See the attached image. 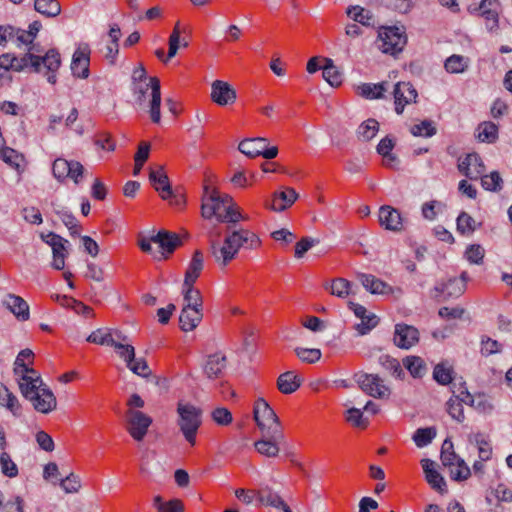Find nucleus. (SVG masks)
<instances>
[{"instance_id": "nucleus-1", "label": "nucleus", "mask_w": 512, "mask_h": 512, "mask_svg": "<svg viewBox=\"0 0 512 512\" xmlns=\"http://www.w3.org/2000/svg\"><path fill=\"white\" fill-rule=\"evenodd\" d=\"M223 233L222 245L216 241L210 243V253L220 267L227 266L245 244L248 249H257L261 245L260 238L242 226L224 227Z\"/></svg>"}, {"instance_id": "nucleus-2", "label": "nucleus", "mask_w": 512, "mask_h": 512, "mask_svg": "<svg viewBox=\"0 0 512 512\" xmlns=\"http://www.w3.org/2000/svg\"><path fill=\"white\" fill-rule=\"evenodd\" d=\"M253 417L262 435L285 439L278 416L264 398L256 400Z\"/></svg>"}, {"instance_id": "nucleus-3", "label": "nucleus", "mask_w": 512, "mask_h": 512, "mask_svg": "<svg viewBox=\"0 0 512 512\" xmlns=\"http://www.w3.org/2000/svg\"><path fill=\"white\" fill-rule=\"evenodd\" d=\"M177 414L179 430L186 441L194 445L197 431L202 423V410L191 403L179 401L177 404Z\"/></svg>"}, {"instance_id": "nucleus-4", "label": "nucleus", "mask_w": 512, "mask_h": 512, "mask_svg": "<svg viewBox=\"0 0 512 512\" xmlns=\"http://www.w3.org/2000/svg\"><path fill=\"white\" fill-rule=\"evenodd\" d=\"M151 90V100L149 102V114L152 122L159 123L161 119V87L157 77H150L148 82L133 83V95L135 102L142 106L146 99V93Z\"/></svg>"}, {"instance_id": "nucleus-5", "label": "nucleus", "mask_w": 512, "mask_h": 512, "mask_svg": "<svg viewBox=\"0 0 512 512\" xmlns=\"http://www.w3.org/2000/svg\"><path fill=\"white\" fill-rule=\"evenodd\" d=\"M354 380L360 389L371 397L384 399L390 396V388L378 374L358 372L354 375Z\"/></svg>"}, {"instance_id": "nucleus-6", "label": "nucleus", "mask_w": 512, "mask_h": 512, "mask_svg": "<svg viewBox=\"0 0 512 512\" xmlns=\"http://www.w3.org/2000/svg\"><path fill=\"white\" fill-rule=\"evenodd\" d=\"M381 44L379 48L383 53L396 54L406 45V35L397 27H386L379 33Z\"/></svg>"}, {"instance_id": "nucleus-7", "label": "nucleus", "mask_w": 512, "mask_h": 512, "mask_svg": "<svg viewBox=\"0 0 512 512\" xmlns=\"http://www.w3.org/2000/svg\"><path fill=\"white\" fill-rule=\"evenodd\" d=\"M127 431L136 441H142L152 424V418L142 411L129 409L126 413Z\"/></svg>"}, {"instance_id": "nucleus-8", "label": "nucleus", "mask_w": 512, "mask_h": 512, "mask_svg": "<svg viewBox=\"0 0 512 512\" xmlns=\"http://www.w3.org/2000/svg\"><path fill=\"white\" fill-rule=\"evenodd\" d=\"M41 238L45 243H47L52 248V267L56 270H63L65 267V259L68 255L66 247V244H68V240L53 232H49L46 235L41 234Z\"/></svg>"}, {"instance_id": "nucleus-9", "label": "nucleus", "mask_w": 512, "mask_h": 512, "mask_svg": "<svg viewBox=\"0 0 512 512\" xmlns=\"http://www.w3.org/2000/svg\"><path fill=\"white\" fill-rule=\"evenodd\" d=\"M393 96L395 111L402 114L406 105L416 102L418 93L410 82H398L394 86Z\"/></svg>"}, {"instance_id": "nucleus-10", "label": "nucleus", "mask_w": 512, "mask_h": 512, "mask_svg": "<svg viewBox=\"0 0 512 512\" xmlns=\"http://www.w3.org/2000/svg\"><path fill=\"white\" fill-rule=\"evenodd\" d=\"M152 241L158 245L157 253L161 257H166L174 252V250L182 244V240L178 234L166 230H160L152 235Z\"/></svg>"}, {"instance_id": "nucleus-11", "label": "nucleus", "mask_w": 512, "mask_h": 512, "mask_svg": "<svg viewBox=\"0 0 512 512\" xmlns=\"http://www.w3.org/2000/svg\"><path fill=\"white\" fill-rule=\"evenodd\" d=\"M394 344L401 349H410L419 341V331L417 328L404 323L395 325Z\"/></svg>"}, {"instance_id": "nucleus-12", "label": "nucleus", "mask_w": 512, "mask_h": 512, "mask_svg": "<svg viewBox=\"0 0 512 512\" xmlns=\"http://www.w3.org/2000/svg\"><path fill=\"white\" fill-rule=\"evenodd\" d=\"M459 171L471 180L478 179L485 171L484 163L477 153H469L458 164Z\"/></svg>"}, {"instance_id": "nucleus-13", "label": "nucleus", "mask_w": 512, "mask_h": 512, "mask_svg": "<svg viewBox=\"0 0 512 512\" xmlns=\"http://www.w3.org/2000/svg\"><path fill=\"white\" fill-rule=\"evenodd\" d=\"M205 195L201 206L202 216L210 219L215 216L218 219L219 215H223L222 201L219 200V192L215 189L210 190L208 186L204 189Z\"/></svg>"}, {"instance_id": "nucleus-14", "label": "nucleus", "mask_w": 512, "mask_h": 512, "mask_svg": "<svg viewBox=\"0 0 512 512\" xmlns=\"http://www.w3.org/2000/svg\"><path fill=\"white\" fill-rule=\"evenodd\" d=\"M237 96L234 88L225 81L215 80L211 85V99L220 106L235 102Z\"/></svg>"}, {"instance_id": "nucleus-15", "label": "nucleus", "mask_w": 512, "mask_h": 512, "mask_svg": "<svg viewBox=\"0 0 512 512\" xmlns=\"http://www.w3.org/2000/svg\"><path fill=\"white\" fill-rule=\"evenodd\" d=\"M379 223L386 230L399 232L403 228V222L400 212L389 205H384L379 208L378 213Z\"/></svg>"}, {"instance_id": "nucleus-16", "label": "nucleus", "mask_w": 512, "mask_h": 512, "mask_svg": "<svg viewBox=\"0 0 512 512\" xmlns=\"http://www.w3.org/2000/svg\"><path fill=\"white\" fill-rule=\"evenodd\" d=\"M30 401L34 409L43 414L53 411L57 405L56 397L46 385L40 388Z\"/></svg>"}, {"instance_id": "nucleus-17", "label": "nucleus", "mask_w": 512, "mask_h": 512, "mask_svg": "<svg viewBox=\"0 0 512 512\" xmlns=\"http://www.w3.org/2000/svg\"><path fill=\"white\" fill-rule=\"evenodd\" d=\"M421 465L428 484L439 493L447 492V485L444 477L435 469V462L430 459H422Z\"/></svg>"}, {"instance_id": "nucleus-18", "label": "nucleus", "mask_w": 512, "mask_h": 512, "mask_svg": "<svg viewBox=\"0 0 512 512\" xmlns=\"http://www.w3.org/2000/svg\"><path fill=\"white\" fill-rule=\"evenodd\" d=\"M89 54L88 46L79 47L73 54L71 70L74 76L86 79L89 76Z\"/></svg>"}, {"instance_id": "nucleus-19", "label": "nucleus", "mask_w": 512, "mask_h": 512, "mask_svg": "<svg viewBox=\"0 0 512 512\" xmlns=\"http://www.w3.org/2000/svg\"><path fill=\"white\" fill-rule=\"evenodd\" d=\"M149 180L156 191L160 193L161 198L167 200L171 195V185L162 165L157 166L156 169H150Z\"/></svg>"}, {"instance_id": "nucleus-20", "label": "nucleus", "mask_w": 512, "mask_h": 512, "mask_svg": "<svg viewBox=\"0 0 512 512\" xmlns=\"http://www.w3.org/2000/svg\"><path fill=\"white\" fill-rule=\"evenodd\" d=\"M226 365V356L221 352H216L207 356V359L203 364V371L209 379H215L222 375Z\"/></svg>"}, {"instance_id": "nucleus-21", "label": "nucleus", "mask_w": 512, "mask_h": 512, "mask_svg": "<svg viewBox=\"0 0 512 512\" xmlns=\"http://www.w3.org/2000/svg\"><path fill=\"white\" fill-rule=\"evenodd\" d=\"M465 288L466 285L463 281H460L457 278H451L447 283H442L434 288V297L439 298L443 294L444 300L457 298L464 293Z\"/></svg>"}, {"instance_id": "nucleus-22", "label": "nucleus", "mask_w": 512, "mask_h": 512, "mask_svg": "<svg viewBox=\"0 0 512 512\" xmlns=\"http://www.w3.org/2000/svg\"><path fill=\"white\" fill-rule=\"evenodd\" d=\"M3 305L19 320L26 321L29 319V305L22 297L8 294L3 300Z\"/></svg>"}, {"instance_id": "nucleus-23", "label": "nucleus", "mask_w": 512, "mask_h": 512, "mask_svg": "<svg viewBox=\"0 0 512 512\" xmlns=\"http://www.w3.org/2000/svg\"><path fill=\"white\" fill-rule=\"evenodd\" d=\"M45 384L43 383L41 377L36 374H23L19 380V388L22 395L28 399L29 401L33 398V396L43 388Z\"/></svg>"}, {"instance_id": "nucleus-24", "label": "nucleus", "mask_w": 512, "mask_h": 512, "mask_svg": "<svg viewBox=\"0 0 512 512\" xmlns=\"http://www.w3.org/2000/svg\"><path fill=\"white\" fill-rule=\"evenodd\" d=\"M358 279L371 294L386 295L393 292V288L389 284L371 274H359Z\"/></svg>"}, {"instance_id": "nucleus-25", "label": "nucleus", "mask_w": 512, "mask_h": 512, "mask_svg": "<svg viewBox=\"0 0 512 512\" xmlns=\"http://www.w3.org/2000/svg\"><path fill=\"white\" fill-rule=\"evenodd\" d=\"M202 310L183 307L179 316V325L184 332L193 331L202 321Z\"/></svg>"}, {"instance_id": "nucleus-26", "label": "nucleus", "mask_w": 512, "mask_h": 512, "mask_svg": "<svg viewBox=\"0 0 512 512\" xmlns=\"http://www.w3.org/2000/svg\"><path fill=\"white\" fill-rule=\"evenodd\" d=\"M284 439H276L266 435L254 443V447L258 453L266 457H276L279 454V444L283 443Z\"/></svg>"}, {"instance_id": "nucleus-27", "label": "nucleus", "mask_w": 512, "mask_h": 512, "mask_svg": "<svg viewBox=\"0 0 512 512\" xmlns=\"http://www.w3.org/2000/svg\"><path fill=\"white\" fill-rule=\"evenodd\" d=\"M34 50L35 47L32 45L29 47L28 53H26L23 57L18 58L14 56V64L12 65V69L20 72L27 67H32L35 72H39L41 69V60L40 56H37L32 52Z\"/></svg>"}, {"instance_id": "nucleus-28", "label": "nucleus", "mask_w": 512, "mask_h": 512, "mask_svg": "<svg viewBox=\"0 0 512 512\" xmlns=\"http://www.w3.org/2000/svg\"><path fill=\"white\" fill-rule=\"evenodd\" d=\"M203 267L204 255L200 250H196L185 272L184 283L194 284L198 277L200 276Z\"/></svg>"}, {"instance_id": "nucleus-29", "label": "nucleus", "mask_w": 512, "mask_h": 512, "mask_svg": "<svg viewBox=\"0 0 512 512\" xmlns=\"http://www.w3.org/2000/svg\"><path fill=\"white\" fill-rule=\"evenodd\" d=\"M301 378L293 371H287L279 375L277 388L283 394H291L301 386Z\"/></svg>"}, {"instance_id": "nucleus-30", "label": "nucleus", "mask_w": 512, "mask_h": 512, "mask_svg": "<svg viewBox=\"0 0 512 512\" xmlns=\"http://www.w3.org/2000/svg\"><path fill=\"white\" fill-rule=\"evenodd\" d=\"M0 406L10 411L13 416L20 417L22 415L21 405L17 397L0 382Z\"/></svg>"}, {"instance_id": "nucleus-31", "label": "nucleus", "mask_w": 512, "mask_h": 512, "mask_svg": "<svg viewBox=\"0 0 512 512\" xmlns=\"http://www.w3.org/2000/svg\"><path fill=\"white\" fill-rule=\"evenodd\" d=\"M266 138L257 137L245 139L239 143L238 149L250 158L261 156L266 145Z\"/></svg>"}, {"instance_id": "nucleus-32", "label": "nucleus", "mask_w": 512, "mask_h": 512, "mask_svg": "<svg viewBox=\"0 0 512 512\" xmlns=\"http://www.w3.org/2000/svg\"><path fill=\"white\" fill-rule=\"evenodd\" d=\"M298 198V194L293 188H286L281 192L274 193L271 209L274 211H284L291 206Z\"/></svg>"}, {"instance_id": "nucleus-33", "label": "nucleus", "mask_w": 512, "mask_h": 512, "mask_svg": "<svg viewBox=\"0 0 512 512\" xmlns=\"http://www.w3.org/2000/svg\"><path fill=\"white\" fill-rule=\"evenodd\" d=\"M246 219L247 216L242 214L235 202H231V204L227 205L223 210V215L218 216V222L224 223L225 227L240 226L238 223Z\"/></svg>"}, {"instance_id": "nucleus-34", "label": "nucleus", "mask_w": 512, "mask_h": 512, "mask_svg": "<svg viewBox=\"0 0 512 512\" xmlns=\"http://www.w3.org/2000/svg\"><path fill=\"white\" fill-rule=\"evenodd\" d=\"M255 495L260 503L276 509H281L286 504L280 495L268 486L261 487Z\"/></svg>"}, {"instance_id": "nucleus-35", "label": "nucleus", "mask_w": 512, "mask_h": 512, "mask_svg": "<svg viewBox=\"0 0 512 512\" xmlns=\"http://www.w3.org/2000/svg\"><path fill=\"white\" fill-rule=\"evenodd\" d=\"M194 284L183 283V307L203 309V299L200 291L195 289Z\"/></svg>"}, {"instance_id": "nucleus-36", "label": "nucleus", "mask_w": 512, "mask_h": 512, "mask_svg": "<svg viewBox=\"0 0 512 512\" xmlns=\"http://www.w3.org/2000/svg\"><path fill=\"white\" fill-rule=\"evenodd\" d=\"M324 288L339 298H346L350 294H354L352 283L345 278H335L330 284L326 283Z\"/></svg>"}, {"instance_id": "nucleus-37", "label": "nucleus", "mask_w": 512, "mask_h": 512, "mask_svg": "<svg viewBox=\"0 0 512 512\" xmlns=\"http://www.w3.org/2000/svg\"><path fill=\"white\" fill-rule=\"evenodd\" d=\"M476 132V138L480 142L494 143L498 139V126L491 121L480 123Z\"/></svg>"}, {"instance_id": "nucleus-38", "label": "nucleus", "mask_w": 512, "mask_h": 512, "mask_svg": "<svg viewBox=\"0 0 512 512\" xmlns=\"http://www.w3.org/2000/svg\"><path fill=\"white\" fill-rule=\"evenodd\" d=\"M469 67V59L462 55L453 54L448 57L444 63V68L448 73H464Z\"/></svg>"}, {"instance_id": "nucleus-39", "label": "nucleus", "mask_w": 512, "mask_h": 512, "mask_svg": "<svg viewBox=\"0 0 512 512\" xmlns=\"http://www.w3.org/2000/svg\"><path fill=\"white\" fill-rule=\"evenodd\" d=\"M347 15L351 17L355 22L360 23L364 26L374 25V16L371 11L366 10L360 6H350L346 11Z\"/></svg>"}, {"instance_id": "nucleus-40", "label": "nucleus", "mask_w": 512, "mask_h": 512, "mask_svg": "<svg viewBox=\"0 0 512 512\" xmlns=\"http://www.w3.org/2000/svg\"><path fill=\"white\" fill-rule=\"evenodd\" d=\"M359 94L366 99H379L387 91V83H364L358 87Z\"/></svg>"}, {"instance_id": "nucleus-41", "label": "nucleus", "mask_w": 512, "mask_h": 512, "mask_svg": "<svg viewBox=\"0 0 512 512\" xmlns=\"http://www.w3.org/2000/svg\"><path fill=\"white\" fill-rule=\"evenodd\" d=\"M468 441L470 444L477 446L480 460L487 461L490 459L492 448L481 433L470 434Z\"/></svg>"}, {"instance_id": "nucleus-42", "label": "nucleus", "mask_w": 512, "mask_h": 512, "mask_svg": "<svg viewBox=\"0 0 512 512\" xmlns=\"http://www.w3.org/2000/svg\"><path fill=\"white\" fill-rule=\"evenodd\" d=\"M323 78L333 87H337L342 83V74L334 65L330 58H325V65L322 68Z\"/></svg>"}, {"instance_id": "nucleus-43", "label": "nucleus", "mask_w": 512, "mask_h": 512, "mask_svg": "<svg viewBox=\"0 0 512 512\" xmlns=\"http://www.w3.org/2000/svg\"><path fill=\"white\" fill-rule=\"evenodd\" d=\"M34 8L46 17H56L61 12V6L57 0H35Z\"/></svg>"}, {"instance_id": "nucleus-44", "label": "nucleus", "mask_w": 512, "mask_h": 512, "mask_svg": "<svg viewBox=\"0 0 512 512\" xmlns=\"http://www.w3.org/2000/svg\"><path fill=\"white\" fill-rule=\"evenodd\" d=\"M379 131V123L375 119L364 121L357 129V137L359 140L366 142L373 139Z\"/></svg>"}, {"instance_id": "nucleus-45", "label": "nucleus", "mask_w": 512, "mask_h": 512, "mask_svg": "<svg viewBox=\"0 0 512 512\" xmlns=\"http://www.w3.org/2000/svg\"><path fill=\"white\" fill-rule=\"evenodd\" d=\"M86 340L91 343L106 346H113L116 342L111 329H97L93 331Z\"/></svg>"}, {"instance_id": "nucleus-46", "label": "nucleus", "mask_w": 512, "mask_h": 512, "mask_svg": "<svg viewBox=\"0 0 512 512\" xmlns=\"http://www.w3.org/2000/svg\"><path fill=\"white\" fill-rule=\"evenodd\" d=\"M404 367L410 372L414 378L422 377L426 372V366L418 356H408L403 360Z\"/></svg>"}, {"instance_id": "nucleus-47", "label": "nucleus", "mask_w": 512, "mask_h": 512, "mask_svg": "<svg viewBox=\"0 0 512 512\" xmlns=\"http://www.w3.org/2000/svg\"><path fill=\"white\" fill-rule=\"evenodd\" d=\"M0 157L1 159L10 165L12 168L17 170L19 173L23 171L21 168V162L23 161L22 155H20L16 150L9 147H1L0 148Z\"/></svg>"}, {"instance_id": "nucleus-48", "label": "nucleus", "mask_w": 512, "mask_h": 512, "mask_svg": "<svg viewBox=\"0 0 512 512\" xmlns=\"http://www.w3.org/2000/svg\"><path fill=\"white\" fill-rule=\"evenodd\" d=\"M436 437V429L434 427L418 428L413 434V441L419 448L429 445Z\"/></svg>"}, {"instance_id": "nucleus-49", "label": "nucleus", "mask_w": 512, "mask_h": 512, "mask_svg": "<svg viewBox=\"0 0 512 512\" xmlns=\"http://www.w3.org/2000/svg\"><path fill=\"white\" fill-rule=\"evenodd\" d=\"M453 369L447 363H438L433 370V379L440 385L451 383L453 377Z\"/></svg>"}, {"instance_id": "nucleus-50", "label": "nucleus", "mask_w": 512, "mask_h": 512, "mask_svg": "<svg viewBox=\"0 0 512 512\" xmlns=\"http://www.w3.org/2000/svg\"><path fill=\"white\" fill-rule=\"evenodd\" d=\"M71 161L64 158H57L52 165L53 176L59 181H65L71 171Z\"/></svg>"}, {"instance_id": "nucleus-51", "label": "nucleus", "mask_w": 512, "mask_h": 512, "mask_svg": "<svg viewBox=\"0 0 512 512\" xmlns=\"http://www.w3.org/2000/svg\"><path fill=\"white\" fill-rule=\"evenodd\" d=\"M503 180L497 171L481 175V185L487 191L497 192L502 189Z\"/></svg>"}, {"instance_id": "nucleus-52", "label": "nucleus", "mask_w": 512, "mask_h": 512, "mask_svg": "<svg viewBox=\"0 0 512 512\" xmlns=\"http://www.w3.org/2000/svg\"><path fill=\"white\" fill-rule=\"evenodd\" d=\"M41 66L43 65L49 72H56L60 65V54L56 49H50L45 56L41 57Z\"/></svg>"}, {"instance_id": "nucleus-53", "label": "nucleus", "mask_w": 512, "mask_h": 512, "mask_svg": "<svg viewBox=\"0 0 512 512\" xmlns=\"http://www.w3.org/2000/svg\"><path fill=\"white\" fill-rule=\"evenodd\" d=\"M41 66L43 65L49 72H56L60 65V54L56 49H50L45 56L41 57Z\"/></svg>"}, {"instance_id": "nucleus-54", "label": "nucleus", "mask_w": 512, "mask_h": 512, "mask_svg": "<svg viewBox=\"0 0 512 512\" xmlns=\"http://www.w3.org/2000/svg\"><path fill=\"white\" fill-rule=\"evenodd\" d=\"M412 135L416 137H432L436 134V127L430 120H423L410 128Z\"/></svg>"}, {"instance_id": "nucleus-55", "label": "nucleus", "mask_w": 512, "mask_h": 512, "mask_svg": "<svg viewBox=\"0 0 512 512\" xmlns=\"http://www.w3.org/2000/svg\"><path fill=\"white\" fill-rule=\"evenodd\" d=\"M451 479L454 481H463L470 477L471 471L468 465L465 463L463 459H459L458 462L452 466L448 467Z\"/></svg>"}, {"instance_id": "nucleus-56", "label": "nucleus", "mask_w": 512, "mask_h": 512, "mask_svg": "<svg viewBox=\"0 0 512 512\" xmlns=\"http://www.w3.org/2000/svg\"><path fill=\"white\" fill-rule=\"evenodd\" d=\"M0 467L1 472L9 478H14L18 475V467L7 452L0 454Z\"/></svg>"}, {"instance_id": "nucleus-57", "label": "nucleus", "mask_w": 512, "mask_h": 512, "mask_svg": "<svg viewBox=\"0 0 512 512\" xmlns=\"http://www.w3.org/2000/svg\"><path fill=\"white\" fill-rule=\"evenodd\" d=\"M485 255L484 248L479 244L469 245L464 253L465 258L471 264L479 265L482 263Z\"/></svg>"}, {"instance_id": "nucleus-58", "label": "nucleus", "mask_w": 512, "mask_h": 512, "mask_svg": "<svg viewBox=\"0 0 512 512\" xmlns=\"http://www.w3.org/2000/svg\"><path fill=\"white\" fill-rule=\"evenodd\" d=\"M295 353L301 361L310 364L319 361L322 355L319 349L302 347L295 348Z\"/></svg>"}, {"instance_id": "nucleus-59", "label": "nucleus", "mask_w": 512, "mask_h": 512, "mask_svg": "<svg viewBox=\"0 0 512 512\" xmlns=\"http://www.w3.org/2000/svg\"><path fill=\"white\" fill-rule=\"evenodd\" d=\"M126 365L134 374L141 377H147L151 373L149 366L144 358H136L134 356V360H132L130 363H126Z\"/></svg>"}, {"instance_id": "nucleus-60", "label": "nucleus", "mask_w": 512, "mask_h": 512, "mask_svg": "<svg viewBox=\"0 0 512 512\" xmlns=\"http://www.w3.org/2000/svg\"><path fill=\"white\" fill-rule=\"evenodd\" d=\"M60 486L66 493H77L81 488V481L79 476L70 473L64 479H61Z\"/></svg>"}, {"instance_id": "nucleus-61", "label": "nucleus", "mask_w": 512, "mask_h": 512, "mask_svg": "<svg viewBox=\"0 0 512 512\" xmlns=\"http://www.w3.org/2000/svg\"><path fill=\"white\" fill-rule=\"evenodd\" d=\"M447 412L456 421L462 422L465 419L463 405L458 398H450L447 402Z\"/></svg>"}, {"instance_id": "nucleus-62", "label": "nucleus", "mask_w": 512, "mask_h": 512, "mask_svg": "<svg viewBox=\"0 0 512 512\" xmlns=\"http://www.w3.org/2000/svg\"><path fill=\"white\" fill-rule=\"evenodd\" d=\"M380 362L382 366L391 372L393 376L396 378H402L404 375V371L401 368L400 363L398 360L391 358L389 356H383L380 358Z\"/></svg>"}, {"instance_id": "nucleus-63", "label": "nucleus", "mask_w": 512, "mask_h": 512, "mask_svg": "<svg viewBox=\"0 0 512 512\" xmlns=\"http://www.w3.org/2000/svg\"><path fill=\"white\" fill-rule=\"evenodd\" d=\"M53 211L60 217L63 224L68 228L72 229L75 226V217L62 205L58 203H52Z\"/></svg>"}, {"instance_id": "nucleus-64", "label": "nucleus", "mask_w": 512, "mask_h": 512, "mask_svg": "<svg viewBox=\"0 0 512 512\" xmlns=\"http://www.w3.org/2000/svg\"><path fill=\"white\" fill-rule=\"evenodd\" d=\"M475 220L466 212L460 213L457 218V231L461 234L475 230Z\"/></svg>"}]
</instances>
